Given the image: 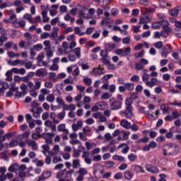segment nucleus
Wrapping results in <instances>:
<instances>
[{
	"label": "nucleus",
	"mask_w": 181,
	"mask_h": 181,
	"mask_svg": "<svg viewBox=\"0 0 181 181\" xmlns=\"http://www.w3.org/2000/svg\"><path fill=\"white\" fill-rule=\"evenodd\" d=\"M77 46V42H71L69 45L67 41H64L62 44V47H57V56H64V54H69Z\"/></svg>",
	"instance_id": "f257e3e1"
},
{
	"label": "nucleus",
	"mask_w": 181,
	"mask_h": 181,
	"mask_svg": "<svg viewBox=\"0 0 181 181\" xmlns=\"http://www.w3.org/2000/svg\"><path fill=\"white\" fill-rule=\"evenodd\" d=\"M74 169L66 170V169L61 170L57 173V179L58 181H73V175Z\"/></svg>",
	"instance_id": "f03ea898"
},
{
	"label": "nucleus",
	"mask_w": 181,
	"mask_h": 181,
	"mask_svg": "<svg viewBox=\"0 0 181 181\" xmlns=\"http://www.w3.org/2000/svg\"><path fill=\"white\" fill-rule=\"evenodd\" d=\"M177 148V145L172 143L164 145L162 148L163 155H165V156H166V155H173Z\"/></svg>",
	"instance_id": "7ed1b4c3"
},
{
	"label": "nucleus",
	"mask_w": 181,
	"mask_h": 181,
	"mask_svg": "<svg viewBox=\"0 0 181 181\" xmlns=\"http://www.w3.org/2000/svg\"><path fill=\"white\" fill-rule=\"evenodd\" d=\"M107 108H108V104L104 101H100L96 103L95 105L91 107V111L93 112H97V111H103V110H107Z\"/></svg>",
	"instance_id": "20e7f679"
},
{
	"label": "nucleus",
	"mask_w": 181,
	"mask_h": 181,
	"mask_svg": "<svg viewBox=\"0 0 181 181\" xmlns=\"http://www.w3.org/2000/svg\"><path fill=\"white\" fill-rule=\"evenodd\" d=\"M88 173L87 168L84 167H80L78 170L76 172V175H78L76 177V181L84 180V176Z\"/></svg>",
	"instance_id": "39448f33"
},
{
	"label": "nucleus",
	"mask_w": 181,
	"mask_h": 181,
	"mask_svg": "<svg viewBox=\"0 0 181 181\" xmlns=\"http://www.w3.org/2000/svg\"><path fill=\"white\" fill-rule=\"evenodd\" d=\"M110 109L113 111L117 110H121L122 108V102L119 100H116L115 98H111L109 100Z\"/></svg>",
	"instance_id": "423d86ee"
},
{
	"label": "nucleus",
	"mask_w": 181,
	"mask_h": 181,
	"mask_svg": "<svg viewBox=\"0 0 181 181\" xmlns=\"http://www.w3.org/2000/svg\"><path fill=\"white\" fill-rule=\"evenodd\" d=\"M116 54L121 56L122 57H127L131 54V47H127L126 48L117 49L115 51Z\"/></svg>",
	"instance_id": "0eeeda50"
},
{
	"label": "nucleus",
	"mask_w": 181,
	"mask_h": 181,
	"mask_svg": "<svg viewBox=\"0 0 181 181\" xmlns=\"http://www.w3.org/2000/svg\"><path fill=\"white\" fill-rule=\"evenodd\" d=\"M93 173L95 176H101L104 175L105 170H104L103 165L100 163L95 164L93 169Z\"/></svg>",
	"instance_id": "6e6552de"
},
{
	"label": "nucleus",
	"mask_w": 181,
	"mask_h": 181,
	"mask_svg": "<svg viewBox=\"0 0 181 181\" xmlns=\"http://www.w3.org/2000/svg\"><path fill=\"white\" fill-rule=\"evenodd\" d=\"M132 111H134L133 107H126L125 110H122L119 112V114L120 115L126 117V118H128L129 119H131V118L134 117V113H132Z\"/></svg>",
	"instance_id": "1a4fd4ad"
},
{
	"label": "nucleus",
	"mask_w": 181,
	"mask_h": 181,
	"mask_svg": "<svg viewBox=\"0 0 181 181\" xmlns=\"http://www.w3.org/2000/svg\"><path fill=\"white\" fill-rule=\"evenodd\" d=\"M49 177H52V171L45 170L42 171L40 176H38L37 181H45L47 180V179H49Z\"/></svg>",
	"instance_id": "9d476101"
},
{
	"label": "nucleus",
	"mask_w": 181,
	"mask_h": 181,
	"mask_svg": "<svg viewBox=\"0 0 181 181\" xmlns=\"http://www.w3.org/2000/svg\"><path fill=\"white\" fill-rule=\"evenodd\" d=\"M25 144L28 148H31L33 151H37V149H39V146L37 145V143L35 141V140L27 139L25 140Z\"/></svg>",
	"instance_id": "9b49d317"
},
{
	"label": "nucleus",
	"mask_w": 181,
	"mask_h": 181,
	"mask_svg": "<svg viewBox=\"0 0 181 181\" xmlns=\"http://www.w3.org/2000/svg\"><path fill=\"white\" fill-rule=\"evenodd\" d=\"M87 12H88V10L86 7L81 6V10L78 11V15L81 18H83V19H90V14L87 13Z\"/></svg>",
	"instance_id": "f8f14e48"
},
{
	"label": "nucleus",
	"mask_w": 181,
	"mask_h": 181,
	"mask_svg": "<svg viewBox=\"0 0 181 181\" xmlns=\"http://www.w3.org/2000/svg\"><path fill=\"white\" fill-rule=\"evenodd\" d=\"M172 53V47L169 45H165L161 50V56L163 58L168 57V54Z\"/></svg>",
	"instance_id": "ddd939ff"
},
{
	"label": "nucleus",
	"mask_w": 181,
	"mask_h": 181,
	"mask_svg": "<svg viewBox=\"0 0 181 181\" xmlns=\"http://www.w3.org/2000/svg\"><path fill=\"white\" fill-rule=\"evenodd\" d=\"M131 168L132 170L135 172V173H145V169H144V167L138 164H133Z\"/></svg>",
	"instance_id": "4468645a"
},
{
	"label": "nucleus",
	"mask_w": 181,
	"mask_h": 181,
	"mask_svg": "<svg viewBox=\"0 0 181 181\" xmlns=\"http://www.w3.org/2000/svg\"><path fill=\"white\" fill-rule=\"evenodd\" d=\"M158 83H159V81H158V78H151L150 81H148V82H146V86L147 87H149L150 88H152V87H155V86H158Z\"/></svg>",
	"instance_id": "2eb2a0df"
},
{
	"label": "nucleus",
	"mask_w": 181,
	"mask_h": 181,
	"mask_svg": "<svg viewBox=\"0 0 181 181\" xmlns=\"http://www.w3.org/2000/svg\"><path fill=\"white\" fill-rule=\"evenodd\" d=\"M35 76L37 77H46L47 76V71L46 69H39L35 71Z\"/></svg>",
	"instance_id": "dca6fc26"
},
{
	"label": "nucleus",
	"mask_w": 181,
	"mask_h": 181,
	"mask_svg": "<svg viewBox=\"0 0 181 181\" xmlns=\"http://www.w3.org/2000/svg\"><path fill=\"white\" fill-rule=\"evenodd\" d=\"M57 9H59V4H54L51 6V9L49 10V15L52 18L57 15Z\"/></svg>",
	"instance_id": "f3484780"
},
{
	"label": "nucleus",
	"mask_w": 181,
	"mask_h": 181,
	"mask_svg": "<svg viewBox=\"0 0 181 181\" xmlns=\"http://www.w3.org/2000/svg\"><path fill=\"white\" fill-rule=\"evenodd\" d=\"M53 136H54L53 133H47L45 136V144L47 145H52L53 144Z\"/></svg>",
	"instance_id": "a211bd4d"
},
{
	"label": "nucleus",
	"mask_w": 181,
	"mask_h": 181,
	"mask_svg": "<svg viewBox=\"0 0 181 181\" xmlns=\"http://www.w3.org/2000/svg\"><path fill=\"white\" fill-rule=\"evenodd\" d=\"M18 21V18H16V14H13L10 16L8 20H5V22L7 23H12V26H15L16 22Z\"/></svg>",
	"instance_id": "6ab92c4d"
},
{
	"label": "nucleus",
	"mask_w": 181,
	"mask_h": 181,
	"mask_svg": "<svg viewBox=\"0 0 181 181\" xmlns=\"http://www.w3.org/2000/svg\"><path fill=\"white\" fill-rule=\"evenodd\" d=\"M12 71L14 74H21V76L26 74V69L25 68H12Z\"/></svg>",
	"instance_id": "aec40b11"
},
{
	"label": "nucleus",
	"mask_w": 181,
	"mask_h": 181,
	"mask_svg": "<svg viewBox=\"0 0 181 181\" xmlns=\"http://www.w3.org/2000/svg\"><path fill=\"white\" fill-rule=\"evenodd\" d=\"M59 152H60V146L56 144L54 146L52 151H49V153L52 155V156H57V155H59Z\"/></svg>",
	"instance_id": "412c9836"
},
{
	"label": "nucleus",
	"mask_w": 181,
	"mask_h": 181,
	"mask_svg": "<svg viewBox=\"0 0 181 181\" xmlns=\"http://www.w3.org/2000/svg\"><path fill=\"white\" fill-rule=\"evenodd\" d=\"M180 12H181V6L170 10L169 14L171 15V16H177Z\"/></svg>",
	"instance_id": "4be33fe9"
},
{
	"label": "nucleus",
	"mask_w": 181,
	"mask_h": 181,
	"mask_svg": "<svg viewBox=\"0 0 181 181\" xmlns=\"http://www.w3.org/2000/svg\"><path fill=\"white\" fill-rule=\"evenodd\" d=\"M82 158H83V159H84V162H85V163H86V165H91L92 160L90 158V156L87 152L83 153V154L82 155Z\"/></svg>",
	"instance_id": "5701e85b"
},
{
	"label": "nucleus",
	"mask_w": 181,
	"mask_h": 181,
	"mask_svg": "<svg viewBox=\"0 0 181 181\" xmlns=\"http://www.w3.org/2000/svg\"><path fill=\"white\" fill-rule=\"evenodd\" d=\"M7 63L9 66H19V64L23 65V64H24L23 61H22L21 59H16L14 61L9 60L7 62Z\"/></svg>",
	"instance_id": "b1692460"
},
{
	"label": "nucleus",
	"mask_w": 181,
	"mask_h": 181,
	"mask_svg": "<svg viewBox=\"0 0 181 181\" xmlns=\"http://www.w3.org/2000/svg\"><path fill=\"white\" fill-rule=\"evenodd\" d=\"M72 168L73 169H80V168H81V162L80 161V159L76 158L73 160Z\"/></svg>",
	"instance_id": "393cba45"
},
{
	"label": "nucleus",
	"mask_w": 181,
	"mask_h": 181,
	"mask_svg": "<svg viewBox=\"0 0 181 181\" xmlns=\"http://www.w3.org/2000/svg\"><path fill=\"white\" fill-rule=\"evenodd\" d=\"M120 125L124 128V129H129V127H131V122H128V120L125 119H122L120 121Z\"/></svg>",
	"instance_id": "a878e982"
},
{
	"label": "nucleus",
	"mask_w": 181,
	"mask_h": 181,
	"mask_svg": "<svg viewBox=\"0 0 181 181\" xmlns=\"http://www.w3.org/2000/svg\"><path fill=\"white\" fill-rule=\"evenodd\" d=\"M71 52H74L75 56L77 57V59L81 58V48L80 47L74 48L71 49Z\"/></svg>",
	"instance_id": "bb28decb"
},
{
	"label": "nucleus",
	"mask_w": 181,
	"mask_h": 181,
	"mask_svg": "<svg viewBox=\"0 0 181 181\" xmlns=\"http://www.w3.org/2000/svg\"><path fill=\"white\" fill-rule=\"evenodd\" d=\"M83 127V121L78 120L76 124H72V130L74 132L78 131Z\"/></svg>",
	"instance_id": "cd10ccee"
},
{
	"label": "nucleus",
	"mask_w": 181,
	"mask_h": 181,
	"mask_svg": "<svg viewBox=\"0 0 181 181\" xmlns=\"http://www.w3.org/2000/svg\"><path fill=\"white\" fill-rule=\"evenodd\" d=\"M85 146L87 151H91V149H94V148L97 146V144L94 142L86 141L85 143Z\"/></svg>",
	"instance_id": "c85d7f7f"
},
{
	"label": "nucleus",
	"mask_w": 181,
	"mask_h": 181,
	"mask_svg": "<svg viewBox=\"0 0 181 181\" xmlns=\"http://www.w3.org/2000/svg\"><path fill=\"white\" fill-rule=\"evenodd\" d=\"M124 177L127 180H131V179L134 177V173H132L131 170H126L124 173Z\"/></svg>",
	"instance_id": "c756f323"
},
{
	"label": "nucleus",
	"mask_w": 181,
	"mask_h": 181,
	"mask_svg": "<svg viewBox=\"0 0 181 181\" xmlns=\"http://www.w3.org/2000/svg\"><path fill=\"white\" fill-rule=\"evenodd\" d=\"M57 129L59 132H64V134H69V129H66L65 124H61L58 125Z\"/></svg>",
	"instance_id": "7c9ffc66"
},
{
	"label": "nucleus",
	"mask_w": 181,
	"mask_h": 181,
	"mask_svg": "<svg viewBox=\"0 0 181 181\" xmlns=\"http://www.w3.org/2000/svg\"><path fill=\"white\" fill-rule=\"evenodd\" d=\"M26 26V21L24 20H20L19 21L16 22L13 28H25Z\"/></svg>",
	"instance_id": "2f4dec72"
},
{
	"label": "nucleus",
	"mask_w": 181,
	"mask_h": 181,
	"mask_svg": "<svg viewBox=\"0 0 181 181\" xmlns=\"http://www.w3.org/2000/svg\"><path fill=\"white\" fill-rule=\"evenodd\" d=\"M42 17V22L45 23L49 22L50 21V18H49V16H47V11H42L41 13Z\"/></svg>",
	"instance_id": "473e14b6"
},
{
	"label": "nucleus",
	"mask_w": 181,
	"mask_h": 181,
	"mask_svg": "<svg viewBox=\"0 0 181 181\" xmlns=\"http://www.w3.org/2000/svg\"><path fill=\"white\" fill-rule=\"evenodd\" d=\"M149 22H151V18L148 16H144V17H141L139 18V23L144 25L146 23H149Z\"/></svg>",
	"instance_id": "72a5a7b5"
},
{
	"label": "nucleus",
	"mask_w": 181,
	"mask_h": 181,
	"mask_svg": "<svg viewBox=\"0 0 181 181\" xmlns=\"http://www.w3.org/2000/svg\"><path fill=\"white\" fill-rule=\"evenodd\" d=\"M134 103V100L131 98H127L124 100V104L126 105V108H133L132 103Z\"/></svg>",
	"instance_id": "f704fd0d"
},
{
	"label": "nucleus",
	"mask_w": 181,
	"mask_h": 181,
	"mask_svg": "<svg viewBox=\"0 0 181 181\" xmlns=\"http://www.w3.org/2000/svg\"><path fill=\"white\" fill-rule=\"evenodd\" d=\"M92 74H93V76H101V74H104V72H103V69L100 68H93Z\"/></svg>",
	"instance_id": "c9c22d12"
},
{
	"label": "nucleus",
	"mask_w": 181,
	"mask_h": 181,
	"mask_svg": "<svg viewBox=\"0 0 181 181\" xmlns=\"http://www.w3.org/2000/svg\"><path fill=\"white\" fill-rule=\"evenodd\" d=\"M8 172H18L19 170V165L18 164H12L8 168Z\"/></svg>",
	"instance_id": "e433bc0d"
},
{
	"label": "nucleus",
	"mask_w": 181,
	"mask_h": 181,
	"mask_svg": "<svg viewBox=\"0 0 181 181\" xmlns=\"http://www.w3.org/2000/svg\"><path fill=\"white\" fill-rule=\"evenodd\" d=\"M52 37H54V39H56L57 36H59V27H54L52 28V32L51 33Z\"/></svg>",
	"instance_id": "4c0bfd02"
},
{
	"label": "nucleus",
	"mask_w": 181,
	"mask_h": 181,
	"mask_svg": "<svg viewBox=\"0 0 181 181\" xmlns=\"http://www.w3.org/2000/svg\"><path fill=\"white\" fill-rule=\"evenodd\" d=\"M67 59H68L69 62H71L73 63V62H76V60H77L78 58L74 54L69 52L68 54Z\"/></svg>",
	"instance_id": "58836bf2"
},
{
	"label": "nucleus",
	"mask_w": 181,
	"mask_h": 181,
	"mask_svg": "<svg viewBox=\"0 0 181 181\" xmlns=\"http://www.w3.org/2000/svg\"><path fill=\"white\" fill-rule=\"evenodd\" d=\"M23 18L25 19V21H28L29 23H33V19L32 18V14L30 13H25L23 16Z\"/></svg>",
	"instance_id": "ea45409f"
},
{
	"label": "nucleus",
	"mask_w": 181,
	"mask_h": 181,
	"mask_svg": "<svg viewBox=\"0 0 181 181\" xmlns=\"http://www.w3.org/2000/svg\"><path fill=\"white\" fill-rule=\"evenodd\" d=\"M83 81L86 86H91V84H93V80L91 78H88L87 76H84Z\"/></svg>",
	"instance_id": "a19ab883"
},
{
	"label": "nucleus",
	"mask_w": 181,
	"mask_h": 181,
	"mask_svg": "<svg viewBox=\"0 0 181 181\" xmlns=\"http://www.w3.org/2000/svg\"><path fill=\"white\" fill-rule=\"evenodd\" d=\"M112 159L113 160H119V162H125V158L122 157V156L114 155Z\"/></svg>",
	"instance_id": "79ce46f5"
},
{
	"label": "nucleus",
	"mask_w": 181,
	"mask_h": 181,
	"mask_svg": "<svg viewBox=\"0 0 181 181\" xmlns=\"http://www.w3.org/2000/svg\"><path fill=\"white\" fill-rule=\"evenodd\" d=\"M124 86L126 90H128L129 91H134V89L135 88V86L132 83H126Z\"/></svg>",
	"instance_id": "37998d69"
},
{
	"label": "nucleus",
	"mask_w": 181,
	"mask_h": 181,
	"mask_svg": "<svg viewBox=\"0 0 181 181\" xmlns=\"http://www.w3.org/2000/svg\"><path fill=\"white\" fill-rule=\"evenodd\" d=\"M30 136V132L26 131L24 133L19 134L18 136V138H20L21 139H23L25 138H29Z\"/></svg>",
	"instance_id": "c03bdc74"
},
{
	"label": "nucleus",
	"mask_w": 181,
	"mask_h": 181,
	"mask_svg": "<svg viewBox=\"0 0 181 181\" xmlns=\"http://www.w3.org/2000/svg\"><path fill=\"white\" fill-rule=\"evenodd\" d=\"M24 37H25V40L28 42V43H32V35L30 33H25Z\"/></svg>",
	"instance_id": "a18cd8bd"
},
{
	"label": "nucleus",
	"mask_w": 181,
	"mask_h": 181,
	"mask_svg": "<svg viewBox=\"0 0 181 181\" xmlns=\"http://www.w3.org/2000/svg\"><path fill=\"white\" fill-rule=\"evenodd\" d=\"M74 33L76 35H78V36H84V35H86V32H81V30L79 28V27H75Z\"/></svg>",
	"instance_id": "49530a36"
},
{
	"label": "nucleus",
	"mask_w": 181,
	"mask_h": 181,
	"mask_svg": "<svg viewBox=\"0 0 181 181\" xmlns=\"http://www.w3.org/2000/svg\"><path fill=\"white\" fill-rule=\"evenodd\" d=\"M158 4L160 8H166V6H172V4L166 3V1L163 0H159Z\"/></svg>",
	"instance_id": "de8ad7c7"
},
{
	"label": "nucleus",
	"mask_w": 181,
	"mask_h": 181,
	"mask_svg": "<svg viewBox=\"0 0 181 181\" xmlns=\"http://www.w3.org/2000/svg\"><path fill=\"white\" fill-rule=\"evenodd\" d=\"M56 100V98L54 97V94H49L46 97V100L48 103H54V100Z\"/></svg>",
	"instance_id": "09e8293b"
},
{
	"label": "nucleus",
	"mask_w": 181,
	"mask_h": 181,
	"mask_svg": "<svg viewBox=\"0 0 181 181\" xmlns=\"http://www.w3.org/2000/svg\"><path fill=\"white\" fill-rule=\"evenodd\" d=\"M2 86L0 88V93H5V90H8L9 88V84L7 83H2Z\"/></svg>",
	"instance_id": "8fccbe9b"
},
{
	"label": "nucleus",
	"mask_w": 181,
	"mask_h": 181,
	"mask_svg": "<svg viewBox=\"0 0 181 181\" xmlns=\"http://www.w3.org/2000/svg\"><path fill=\"white\" fill-rule=\"evenodd\" d=\"M151 78V75L148 73H144L142 76V81L146 84V82L149 81V79Z\"/></svg>",
	"instance_id": "3c124183"
},
{
	"label": "nucleus",
	"mask_w": 181,
	"mask_h": 181,
	"mask_svg": "<svg viewBox=\"0 0 181 181\" xmlns=\"http://www.w3.org/2000/svg\"><path fill=\"white\" fill-rule=\"evenodd\" d=\"M66 40H68V42H71V43H76V35L74 34L68 35L66 37Z\"/></svg>",
	"instance_id": "603ef678"
},
{
	"label": "nucleus",
	"mask_w": 181,
	"mask_h": 181,
	"mask_svg": "<svg viewBox=\"0 0 181 181\" xmlns=\"http://www.w3.org/2000/svg\"><path fill=\"white\" fill-rule=\"evenodd\" d=\"M20 88L22 90L23 97H25V95L26 94V90H28V86H26V84H25V83H22L20 86Z\"/></svg>",
	"instance_id": "864d4df0"
},
{
	"label": "nucleus",
	"mask_w": 181,
	"mask_h": 181,
	"mask_svg": "<svg viewBox=\"0 0 181 181\" xmlns=\"http://www.w3.org/2000/svg\"><path fill=\"white\" fill-rule=\"evenodd\" d=\"M105 168H107V169H111L115 166V163L114 161H107L105 164Z\"/></svg>",
	"instance_id": "5fc2aeb1"
},
{
	"label": "nucleus",
	"mask_w": 181,
	"mask_h": 181,
	"mask_svg": "<svg viewBox=\"0 0 181 181\" xmlns=\"http://www.w3.org/2000/svg\"><path fill=\"white\" fill-rule=\"evenodd\" d=\"M111 97H112V95L110 94L108 92H106L101 95L100 98L101 100H108L109 98H111Z\"/></svg>",
	"instance_id": "6e6d98bb"
},
{
	"label": "nucleus",
	"mask_w": 181,
	"mask_h": 181,
	"mask_svg": "<svg viewBox=\"0 0 181 181\" xmlns=\"http://www.w3.org/2000/svg\"><path fill=\"white\" fill-rule=\"evenodd\" d=\"M128 159L130 162H135V160H136V155H135L134 153H130L128 155Z\"/></svg>",
	"instance_id": "4d7b16f0"
},
{
	"label": "nucleus",
	"mask_w": 181,
	"mask_h": 181,
	"mask_svg": "<svg viewBox=\"0 0 181 181\" xmlns=\"http://www.w3.org/2000/svg\"><path fill=\"white\" fill-rule=\"evenodd\" d=\"M8 41V37L6 35H1L0 37V46H4V43Z\"/></svg>",
	"instance_id": "13d9d810"
},
{
	"label": "nucleus",
	"mask_w": 181,
	"mask_h": 181,
	"mask_svg": "<svg viewBox=\"0 0 181 181\" xmlns=\"http://www.w3.org/2000/svg\"><path fill=\"white\" fill-rule=\"evenodd\" d=\"M144 56H145V52L144 50L141 51L140 52H136L134 54V57L136 59L144 57Z\"/></svg>",
	"instance_id": "bf43d9fd"
},
{
	"label": "nucleus",
	"mask_w": 181,
	"mask_h": 181,
	"mask_svg": "<svg viewBox=\"0 0 181 181\" xmlns=\"http://www.w3.org/2000/svg\"><path fill=\"white\" fill-rule=\"evenodd\" d=\"M33 162H37L36 166L40 167V168H42V166L45 165V161H43L42 160L35 159L33 160Z\"/></svg>",
	"instance_id": "052dcab7"
},
{
	"label": "nucleus",
	"mask_w": 181,
	"mask_h": 181,
	"mask_svg": "<svg viewBox=\"0 0 181 181\" xmlns=\"http://www.w3.org/2000/svg\"><path fill=\"white\" fill-rule=\"evenodd\" d=\"M101 25H110V23H111V20H110V18H104L102 19L101 21Z\"/></svg>",
	"instance_id": "680f3d73"
},
{
	"label": "nucleus",
	"mask_w": 181,
	"mask_h": 181,
	"mask_svg": "<svg viewBox=\"0 0 181 181\" xmlns=\"http://www.w3.org/2000/svg\"><path fill=\"white\" fill-rule=\"evenodd\" d=\"M81 153L78 150L74 148V149L73 150L72 156H73V158H79Z\"/></svg>",
	"instance_id": "e2e57ef3"
},
{
	"label": "nucleus",
	"mask_w": 181,
	"mask_h": 181,
	"mask_svg": "<svg viewBox=\"0 0 181 181\" xmlns=\"http://www.w3.org/2000/svg\"><path fill=\"white\" fill-rule=\"evenodd\" d=\"M130 42H131V37L130 36H127L122 39L123 45H129Z\"/></svg>",
	"instance_id": "0e129e2a"
},
{
	"label": "nucleus",
	"mask_w": 181,
	"mask_h": 181,
	"mask_svg": "<svg viewBox=\"0 0 181 181\" xmlns=\"http://www.w3.org/2000/svg\"><path fill=\"white\" fill-rule=\"evenodd\" d=\"M43 49V45L42 44H37L34 45V50L35 52H40V50Z\"/></svg>",
	"instance_id": "69168bd1"
},
{
	"label": "nucleus",
	"mask_w": 181,
	"mask_h": 181,
	"mask_svg": "<svg viewBox=\"0 0 181 181\" xmlns=\"http://www.w3.org/2000/svg\"><path fill=\"white\" fill-rule=\"evenodd\" d=\"M9 6H11V4H9V2H5V3L0 2V9H5V8H8Z\"/></svg>",
	"instance_id": "338daca9"
},
{
	"label": "nucleus",
	"mask_w": 181,
	"mask_h": 181,
	"mask_svg": "<svg viewBox=\"0 0 181 181\" xmlns=\"http://www.w3.org/2000/svg\"><path fill=\"white\" fill-rule=\"evenodd\" d=\"M106 49H107V50H114V49H115V44L114 43H109L107 45H106Z\"/></svg>",
	"instance_id": "774afa93"
}]
</instances>
